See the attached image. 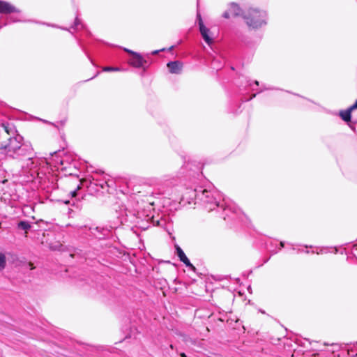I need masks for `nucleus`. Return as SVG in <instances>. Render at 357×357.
I'll return each mask as SVG.
<instances>
[{"instance_id": "obj_1", "label": "nucleus", "mask_w": 357, "mask_h": 357, "mask_svg": "<svg viewBox=\"0 0 357 357\" xmlns=\"http://www.w3.org/2000/svg\"><path fill=\"white\" fill-rule=\"evenodd\" d=\"M198 201L208 212L215 211L220 213L224 220L229 218L231 214H236L238 208L234 203L226 199L223 195L216 190H206L200 187Z\"/></svg>"}, {"instance_id": "obj_2", "label": "nucleus", "mask_w": 357, "mask_h": 357, "mask_svg": "<svg viewBox=\"0 0 357 357\" xmlns=\"http://www.w3.org/2000/svg\"><path fill=\"white\" fill-rule=\"evenodd\" d=\"M48 162L45 158H38L33 155L31 159L26 158L22 165V171L24 174H29L33 179H38V182L49 188L51 185L52 189L58 188L57 183L54 182L55 176L50 174L46 173L44 169H47Z\"/></svg>"}, {"instance_id": "obj_3", "label": "nucleus", "mask_w": 357, "mask_h": 357, "mask_svg": "<svg viewBox=\"0 0 357 357\" xmlns=\"http://www.w3.org/2000/svg\"><path fill=\"white\" fill-rule=\"evenodd\" d=\"M22 140V137L20 135L9 139L8 143L5 146L8 156L23 161L26 158L31 159L35 155L31 144L23 143Z\"/></svg>"}, {"instance_id": "obj_4", "label": "nucleus", "mask_w": 357, "mask_h": 357, "mask_svg": "<svg viewBox=\"0 0 357 357\" xmlns=\"http://www.w3.org/2000/svg\"><path fill=\"white\" fill-rule=\"evenodd\" d=\"M126 220L135 224V225L142 229H147L150 225H156L160 227H165L167 225L168 218L165 215H160L158 214L157 216L150 214H145L144 211H137V213H131L130 215L126 214Z\"/></svg>"}, {"instance_id": "obj_5", "label": "nucleus", "mask_w": 357, "mask_h": 357, "mask_svg": "<svg viewBox=\"0 0 357 357\" xmlns=\"http://www.w3.org/2000/svg\"><path fill=\"white\" fill-rule=\"evenodd\" d=\"M243 19L252 29H259L267 24V13L264 10L250 8L243 13Z\"/></svg>"}, {"instance_id": "obj_6", "label": "nucleus", "mask_w": 357, "mask_h": 357, "mask_svg": "<svg viewBox=\"0 0 357 357\" xmlns=\"http://www.w3.org/2000/svg\"><path fill=\"white\" fill-rule=\"evenodd\" d=\"M123 50L130 54V58L128 61L130 66L137 68H142L144 71L147 69L149 66L148 61L144 59L141 54L126 47L123 48Z\"/></svg>"}, {"instance_id": "obj_7", "label": "nucleus", "mask_w": 357, "mask_h": 357, "mask_svg": "<svg viewBox=\"0 0 357 357\" xmlns=\"http://www.w3.org/2000/svg\"><path fill=\"white\" fill-rule=\"evenodd\" d=\"M200 192V188L197 189L192 188H186L185 193L182 195L180 204H183V205H185L186 204H191L194 203L195 204H199L198 197Z\"/></svg>"}, {"instance_id": "obj_8", "label": "nucleus", "mask_w": 357, "mask_h": 357, "mask_svg": "<svg viewBox=\"0 0 357 357\" xmlns=\"http://www.w3.org/2000/svg\"><path fill=\"white\" fill-rule=\"evenodd\" d=\"M88 236L94 237L96 238H102L104 236L107 235L108 231L104 228L99 227H85L82 229Z\"/></svg>"}, {"instance_id": "obj_9", "label": "nucleus", "mask_w": 357, "mask_h": 357, "mask_svg": "<svg viewBox=\"0 0 357 357\" xmlns=\"http://www.w3.org/2000/svg\"><path fill=\"white\" fill-rule=\"evenodd\" d=\"M243 12L240 6L236 3H230L227 10L225 11L222 14V17L228 19L230 16H242L243 17Z\"/></svg>"}, {"instance_id": "obj_10", "label": "nucleus", "mask_w": 357, "mask_h": 357, "mask_svg": "<svg viewBox=\"0 0 357 357\" xmlns=\"http://www.w3.org/2000/svg\"><path fill=\"white\" fill-rule=\"evenodd\" d=\"M0 13H3V15L14 13L19 15L20 10L7 1H0Z\"/></svg>"}, {"instance_id": "obj_11", "label": "nucleus", "mask_w": 357, "mask_h": 357, "mask_svg": "<svg viewBox=\"0 0 357 357\" xmlns=\"http://www.w3.org/2000/svg\"><path fill=\"white\" fill-rule=\"evenodd\" d=\"M197 18L200 33L204 41L209 45L212 42V39L208 34L210 31L204 26L200 15H197Z\"/></svg>"}, {"instance_id": "obj_12", "label": "nucleus", "mask_w": 357, "mask_h": 357, "mask_svg": "<svg viewBox=\"0 0 357 357\" xmlns=\"http://www.w3.org/2000/svg\"><path fill=\"white\" fill-rule=\"evenodd\" d=\"M176 254L180 261H182L187 267H189L192 270H195V267L190 263L188 258L186 257L185 254L183 251V250L179 247H176Z\"/></svg>"}, {"instance_id": "obj_13", "label": "nucleus", "mask_w": 357, "mask_h": 357, "mask_svg": "<svg viewBox=\"0 0 357 357\" xmlns=\"http://www.w3.org/2000/svg\"><path fill=\"white\" fill-rule=\"evenodd\" d=\"M99 172H96L94 175L91 176L92 181H90V184L100 186L102 189H104L106 186L109 187L108 181L105 178L100 179L98 178Z\"/></svg>"}, {"instance_id": "obj_14", "label": "nucleus", "mask_w": 357, "mask_h": 357, "mask_svg": "<svg viewBox=\"0 0 357 357\" xmlns=\"http://www.w3.org/2000/svg\"><path fill=\"white\" fill-rule=\"evenodd\" d=\"M167 66L169 71L172 74H180L181 73L183 64L179 61H170Z\"/></svg>"}, {"instance_id": "obj_15", "label": "nucleus", "mask_w": 357, "mask_h": 357, "mask_svg": "<svg viewBox=\"0 0 357 357\" xmlns=\"http://www.w3.org/2000/svg\"><path fill=\"white\" fill-rule=\"evenodd\" d=\"M238 86L240 88V89H248V87H252V82L251 80L248 78L247 77H245L243 75L239 76L237 80Z\"/></svg>"}, {"instance_id": "obj_16", "label": "nucleus", "mask_w": 357, "mask_h": 357, "mask_svg": "<svg viewBox=\"0 0 357 357\" xmlns=\"http://www.w3.org/2000/svg\"><path fill=\"white\" fill-rule=\"evenodd\" d=\"M18 229L25 231V236H27V232L32 227L31 224L27 220H20L17 225Z\"/></svg>"}, {"instance_id": "obj_17", "label": "nucleus", "mask_w": 357, "mask_h": 357, "mask_svg": "<svg viewBox=\"0 0 357 357\" xmlns=\"http://www.w3.org/2000/svg\"><path fill=\"white\" fill-rule=\"evenodd\" d=\"M10 14L8 15H6V17H5L3 19H4V23L3 25L0 26V29L3 26H6L9 23H11V22H20V19L18 16H15V15H9Z\"/></svg>"}, {"instance_id": "obj_18", "label": "nucleus", "mask_w": 357, "mask_h": 357, "mask_svg": "<svg viewBox=\"0 0 357 357\" xmlns=\"http://www.w3.org/2000/svg\"><path fill=\"white\" fill-rule=\"evenodd\" d=\"M351 110L348 108L346 110H342L340 112V116L342 118V119L343 121H344L345 122H349L351 121Z\"/></svg>"}, {"instance_id": "obj_19", "label": "nucleus", "mask_w": 357, "mask_h": 357, "mask_svg": "<svg viewBox=\"0 0 357 357\" xmlns=\"http://www.w3.org/2000/svg\"><path fill=\"white\" fill-rule=\"evenodd\" d=\"M211 66L218 70L222 67L223 64L220 61L219 58H214L211 62Z\"/></svg>"}, {"instance_id": "obj_20", "label": "nucleus", "mask_w": 357, "mask_h": 357, "mask_svg": "<svg viewBox=\"0 0 357 357\" xmlns=\"http://www.w3.org/2000/svg\"><path fill=\"white\" fill-rule=\"evenodd\" d=\"M6 266V257L4 253L0 252V271L5 268Z\"/></svg>"}, {"instance_id": "obj_21", "label": "nucleus", "mask_w": 357, "mask_h": 357, "mask_svg": "<svg viewBox=\"0 0 357 357\" xmlns=\"http://www.w3.org/2000/svg\"><path fill=\"white\" fill-rule=\"evenodd\" d=\"M102 70L104 72H119V71H123L124 69L121 68L119 67L105 66V67H103Z\"/></svg>"}, {"instance_id": "obj_22", "label": "nucleus", "mask_w": 357, "mask_h": 357, "mask_svg": "<svg viewBox=\"0 0 357 357\" xmlns=\"http://www.w3.org/2000/svg\"><path fill=\"white\" fill-rule=\"evenodd\" d=\"M81 26L82 29H84V25L82 23L81 20L77 17L75 20L74 27L78 29Z\"/></svg>"}, {"instance_id": "obj_23", "label": "nucleus", "mask_w": 357, "mask_h": 357, "mask_svg": "<svg viewBox=\"0 0 357 357\" xmlns=\"http://www.w3.org/2000/svg\"><path fill=\"white\" fill-rule=\"evenodd\" d=\"M79 189V186H77V189L70 192V196L72 199L76 198L77 195V190Z\"/></svg>"}, {"instance_id": "obj_24", "label": "nucleus", "mask_w": 357, "mask_h": 357, "mask_svg": "<svg viewBox=\"0 0 357 357\" xmlns=\"http://www.w3.org/2000/svg\"><path fill=\"white\" fill-rule=\"evenodd\" d=\"M62 247V245L60 243H58L55 245H51L50 248L53 250H60Z\"/></svg>"}, {"instance_id": "obj_25", "label": "nucleus", "mask_w": 357, "mask_h": 357, "mask_svg": "<svg viewBox=\"0 0 357 357\" xmlns=\"http://www.w3.org/2000/svg\"><path fill=\"white\" fill-rule=\"evenodd\" d=\"M63 202L65 204H71L73 206H75V202L74 199L72 200V203H71V201L70 200H64L63 201Z\"/></svg>"}, {"instance_id": "obj_26", "label": "nucleus", "mask_w": 357, "mask_h": 357, "mask_svg": "<svg viewBox=\"0 0 357 357\" xmlns=\"http://www.w3.org/2000/svg\"><path fill=\"white\" fill-rule=\"evenodd\" d=\"M349 109L351 110V112H352L353 110H354V109H357V100H356V101L355 102V103H354L352 106H351Z\"/></svg>"}, {"instance_id": "obj_27", "label": "nucleus", "mask_w": 357, "mask_h": 357, "mask_svg": "<svg viewBox=\"0 0 357 357\" xmlns=\"http://www.w3.org/2000/svg\"><path fill=\"white\" fill-rule=\"evenodd\" d=\"M255 96H256V93H254V94H252V95L250 96V98L246 99L245 101H248V100H252V98H254Z\"/></svg>"}, {"instance_id": "obj_28", "label": "nucleus", "mask_w": 357, "mask_h": 357, "mask_svg": "<svg viewBox=\"0 0 357 357\" xmlns=\"http://www.w3.org/2000/svg\"><path fill=\"white\" fill-rule=\"evenodd\" d=\"M164 50H155V51H153L152 52V54L153 55H155V54H157L160 51H163Z\"/></svg>"}, {"instance_id": "obj_29", "label": "nucleus", "mask_w": 357, "mask_h": 357, "mask_svg": "<svg viewBox=\"0 0 357 357\" xmlns=\"http://www.w3.org/2000/svg\"><path fill=\"white\" fill-rule=\"evenodd\" d=\"M268 89H271V88H264V89H260V90L257 92V93H259L262 92L264 90H268Z\"/></svg>"}, {"instance_id": "obj_30", "label": "nucleus", "mask_w": 357, "mask_h": 357, "mask_svg": "<svg viewBox=\"0 0 357 357\" xmlns=\"http://www.w3.org/2000/svg\"><path fill=\"white\" fill-rule=\"evenodd\" d=\"M60 153V151H55L53 153H50L51 155H55L56 156H57V155Z\"/></svg>"}, {"instance_id": "obj_31", "label": "nucleus", "mask_w": 357, "mask_h": 357, "mask_svg": "<svg viewBox=\"0 0 357 357\" xmlns=\"http://www.w3.org/2000/svg\"><path fill=\"white\" fill-rule=\"evenodd\" d=\"M284 242H282V241H281V242L280 243V250L282 248H283V247H284Z\"/></svg>"}, {"instance_id": "obj_32", "label": "nucleus", "mask_w": 357, "mask_h": 357, "mask_svg": "<svg viewBox=\"0 0 357 357\" xmlns=\"http://www.w3.org/2000/svg\"><path fill=\"white\" fill-rule=\"evenodd\" d=\"M254 84H255L256 86H259V82L255 80L254 82Z\"/></svg>"}, {"instance_id": "obj_33", "label": "nucleus", "mask_w": 357, "mask_h": 357, "mask_svg": "<svg viewBox=\"0 0 357 357\" xmlns=\"http://www.w3.org/2000/svg\"><path fill=\"white\" fill-rule=\"evenodd\" d=\"M181 357H187L185 353H181Z\"/></svg>"}, {"instance_id": "obj_34", "label": "nucleus", "mask_w": 357, "mask_h": 357, "mask_svg": "<svg viewBox=\"0 0 357 357\" xmlns=\"http://www.w3.org/2000/svg\"><path fill=\"white\" fill-rule=\"evenodd\" d=\"M322 252V249H320V250L319 251H317V253L319 255V254H321Z\"/></svg>"}, {"instance_id": "obj_35", "label": "nucleus", "mask_w": 357, "mask_h": 357, "mask_svg": "<svg viewBox=\"0 0 357 357\" xmlns=\"http://www.w3.org/2000/svg\"><path fill=\"white\" fill-rule=\"evenodd\" d=\"M59 162L61 163V165H63V160L62 159H61Z\"/></svg>"}, {"instance_id": "obj_36", "label": "nucleus", "mask_w": 357, "mask_h": 357, "mask_svg": "<svg viewBox=\"0 0 357 357\" xmlns=\"http://www.w3.org/2000/svg\"><path fill=\"white\" fill-rule=\"evenodd\" d=\"M3 20V17L0 16V21Z\"/></svg>"}, {"instance_id": "obj_37", "label": "nucleus", "mask_w": 357, "mask_h": 357, "mask_svg": "<svg viewBox=\"0 0 357 357\" xmlns=\"http://www.w3.org/2000/svg\"><path fill=\"white\" fill-rule=\"evenodd\" d=\"M305 247L306 248H309V246H307V245H305ZM310 248H312V246H310Z\"/></svg>"}, {"instance_id": "obj_38", "label": "nucleus", "mask_w": 357, "mask_h": 357, "mask_svg": "<svg viewBox=\"0 0 357 357\" xmlns=\"http://www.w3.org/2000/svg\"><path fill=\"white\" fill-rule=\"evenodd\" d=\"M355 344H357V342L355 343Z\"/></svg>"}]
</instances>
